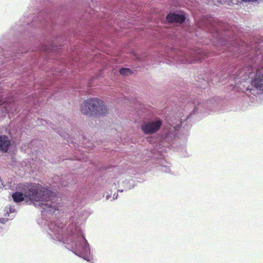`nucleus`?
Returning a JSON list of instances; mask_svg holds the SVG:
<instances>
[{"instance_id": "39448f33", "label": "nucleus", "mask_w": 263, "mask_h": 263, "mask_svg": "<svg viewBox=\"0 0 263 263\" xmlns=\"http://www.w3.org/2000/svg\"><path fill=\"white\" fill-rule=\"evenodd\" d=\"M163 56L164 59L170 62L191 63L201 60L204 56V53L199 48L190 49L189 50L172 48Z\"/></svg>"}, {"instance_id": "20e7f679", "label": "nucleus", "mask_w": 263, "mask_h": 263, "mask_svg": "<svg viewBox=\"0 0 263 263\" xmlns=\"http://www.w3.org/2000/svg\"><path fill=\"white\" fill-rule=\"evenodd\" d=\"M212 100L208 101L205 104H203L199 101H194V110L189 115L185 116L182 115L179 118L175 116H168L166 117L167 122V125L161 133L160 136V141L161 144L164 146L166 144L170 143L176 136V132L180 126H184L187 123L185 122L189 119H190L197 112L202 111V109H207L210 107L209 103H211Z\"/></svg>"}, {"instance_id": "bb28decb", "label": "nucleus", "mask_w": 263, "mask_h": 263, "mask_svg": "<svg viewBox=\"0 0 263 263\" xmlns=\"http://www.w3.org/2000/svg\"><path fill=\"white\" fill-rule=\"evenodd\" d=\"M118 192H123V190H118Z\"/></svg>"}, {"instance_id": "f257e3e1", "label": "nucleus", "mask_w": 263, "mask_h": 263, "mask_svg": "<svg viewBox=\"0 0 263 263\" xmlns=\"http://www.w3.org/2000/svg\"><path fill=\"white\" fill-rule=\"evenodd\" d=\"M214 36L218 43L236 58L242 61L235 71H228L230 79L235 81L236 85L239 83H252L256 88L263 90V50L262 43L256 42L249 46H238L233 40L228 41L223 37L219 31L215 30Z\"/></svg>"}, {"instance_id": "4468645a", "label": "nucleus", "mask_w": 263, "mask_h": 263, "mask_svg": "<svg viewBox=\"0 0 263 263\" xmlns=\"http://www.w3.org/2000/svg\"><path fill=\"white\" fill-rule=\"evenodd\" d=\"M170 165V164L168 162L165 160H162L160 162L159 166L160 168L159 169L161 170L164 172L170 173L171 171Z\"/></svg>"}, {"instance_id": "412c9836", "label": "nucleus", "mask_w": 263, "mask_h": 263, "mask_svg": "<svg viewBox=\"0 0 263 263\" xmlns=\"http://www.w3.org/2000/svg\"><path fill=\"white\" fill-rule=\"evenodd\" d=\"M9 219H10V218H0V222L2 223H5L7 221H8Z\"/></svg>"}, {"instance_id": "b1692460", "label": "nucleus", "mask_w": 263, "mask_h": 263, "mask_svg": "<svg viewBox=\"0 0 263 263\" xmlns=\"http://www.w3.org/2000/svg\"><path fill=\"white\" fill-rule=\"evenodd\" d=\"M118 197V195L116 194L115 193L113 195V199H117Z\"/></svg>"}, {"instance_id": "c85d7f7f", "label": "nucleus", "mask_w": 263, "mask_h": 263, "mask_svg": "<svg viewBox=\"0 0 263 263\" xmlns=\"http://www.w3.org/2000/svg\"><path fill=\"white\" fill-rule=\"evenodd\" d=\"M114 184H115V187L116 188L117 187V185L115 183H114Z\"/></svg>"}, {"instance_id": "2eb2a0df", "label": "nucleus", "mask_w": 263, "mask_h": 263, "mask_svg": "<svg viewBox=\"0 0 263 263\" xmlns=\"http://www.w3.org/2000/svg\"><path fill=\"white\" fill-rule=\"evenodd\" d=\"M15 212V210L12 206L6 208V212H5L4 215L6 217H9L10 219H12L14 217V215H10V214L14 213Z\"/></svg>"}, {"instance_id": "f8f14e48", "label": "nucleus", "mask_w": 263, "mask_h": 263, "mask_svg": "<svg viewBox=\"0 0 263 263\" xmlns=\"http://www.w3.org/2000/svg\"><path fill=\"white\" fill-rule=\"evenodd\" d=\"M211 20L206 17H203L196 22V25L199 28L210 29L212 27Z\"/></svg>"}, {"instance_id": "9d476101", "label": "nucleus", "mask_w": 263, "mask_h": 263, "mask_svg": "<svg viewBox=\"0 0 263 263\" xmlns=\"http://www.w3.org/2000/svg\"><path fill=\"white\" fill-rule=\"evenodd\" d=\"M36 21H40L41 27L48 28L51 27L53 20L51 15L49 12L40 13Z\"/></svg>"}, {"instance_id": "4be33fe9", "label": "nucleus", "mask_w": 263, "mask_h": 263, "mask_svg": "<svg viewBox=\"0 0 263 263\" xmlns=\"http://www.w3.org/2000/svg\"><path fill=\"white\" fill-rule=\"evenodd\" d=\"M52 74L53 76L55 78H58V77H60L61 76V74L60 72H59V73H58V74H57V71H53V73H52Z\"/></svg>"}, {"instance_id": "f03ea898", "label": "nucleus", "mask_w": 263, "mask_h": 263, "mask_svg": "<svg viewBox=\"0 0 263 263\" xmlns=\"http://www.w3.org/2000/svg\"><path fill=\"white\" fill-rule=\"evenodd\" d=\"M64 218L50 219L45 227L44 231L53 240H58L63 242L65 247L76 255L90 262L92 257L90 253V246L84 237L81 227L77 223L69 222Z\"/></svg>"}, {"instance_id": "9b49d317", "label": "nucleus", "mask_w": 263, "mask_h": 263, "mask_svg": "<svg viewBox=\"0 0 263 263\" xmlns=\"http://www.w3.org/2000/svg\"><path fill=\"white\" fill-rule=\"evenodd\" d=\"M11 145V141L7 136H0V151L7 153Z\"/></svg>"}, {"instance_id": "a211bd4d", "label": "nucleus", "mask_w": 263, "mask_h": 263, "mask_svg": "<svg viewBox=\"0 0 263 263\" xmlns=\"http://www.w3.org/2000/svg\"><path fill=\"white\" fill-rule=\"evenodd\" d=\"M128 182L129 181L126 180L123 181V184L124 185L125 189H127V190L130 189L131 188L133 187V185L132 186L128 184Z\"/></svg>"}, {"instance_id": "1a4fd4ad", "label": "nucleus", "mask_w": 263, "mask_h": 263, "mask_svg": "<svg viewBox=\"0 0 263 263\" xmlns=\"http://www.w3.org/2000/svg\"><path fill=\"white\" fill-rule=\"evenodd\" d=\"M60 48L55 43H51L48 45H43L39 49L38 54L42 55L44 58H48L50 52H59Z\"/></svg>"}, {"instance_id": "f3484780", "label": "nucleus", "mask_w": 263, "mask_h": 263, "mask_svg": "<svg viewBox=\"0 0 263 263\" xmlns=\"http://www.w3.org/2000/svg\"><path fill=\"white\" fill-rule=\"evenodd\" d=\"M133 55L136 60L140 62L144 61L146 59V55H140L136 53L135 52H133Z\"/></svg>"}, {"instance_id": "aec40b11", "label": "nucleus", "mask_w": 263, "mask_h": 263, "mask_svg": "<svg viewBox=\"0 0 263 263\" xmlns=\"http://www.w3.org/2000/svg\"><path fill=\"white\" fill-rule=\"evenodd\" d=\"M60 183L62 184V185L63 186H67V185H68V183L67 181H65L63 180V178H61L60 179Z\"/></svg>"}, {"instance_id": "5701e85b", "label": "nucleus", "mask_w": 263, "mask_h": 263, "mask_svg": "<svg viewBox=\"0 0 263 263\" xmlns=\"http://www.w3.org/2000/svg\"><path fill=\"white\" fill-rule=\"evenodd\" d=\"M34 97L33 96L32 98H33ZM32 102V103H34L35 102V100H33V98H32L31 99H29V103H31Z\"/></svg>"}, {"instance_id": "cd10ccee", "label": "nucleus", "mask_w": 263, "mask_h": 263, "mask_svg": "<svg viewBox=\"0 0 263 263\" xmlns=\"http://www.w3.org/2000/svg\"><path fill=\"white\" fill-rule=\"evenodd\" d=\"M210 80L213 81V78H210Z\"/></svg>"}, {"instance_id": "0eeeda50", "label": "nucleus", "mask_w": 263, "mask_h": 263, "mask_svg": "<svg viewBox=\"0 0 263 263\" xmlns=\"http://www.w3.org/2000/svg\"><path fill=\"white\" fill-rule=\"evenodd\" d=\"M162 125V120L158 118H153L143 121L141 129L146 135L157 133Z\"/></svg>"}, {"instance_id": "6ab92c4d", "label": "nucleus", "mask_w": 263, "mask_h": 263, "mask_svg": "<svg viewBox=\"0 0 263 263\" xmlns=\"http://www.w3.org/2000/svg\"><path fill=\"white\" fill-rule=\"evenodd\" d=\"M79 216L81 217H83V216H84V218L85 219L88 216V215L86 214L85 211H83L79 213Z\"/></svg>"}, {"instance_id": "423d86ee", "label": "nucleus", "mask_w": 263, "mask_h": 263, "mask_svg": "<svg viewBox=\"0 0 263 263\" xmlns=\"http://www.w3.org/2000/svg\"><path fill=\"white\" fill-rule=\"evenodd\" d=\"M81 109L84 114L91 117L103 116L107 112L105 103L97 98L85 100L81 107Z\"/></svg>"}, {"instance_id": "6e6552de", "label": "nucleus", "mask_w": 263, "mask_h": 263, "mask_svg": "<svg viewBox=\"0 0 263 263\" xmlns=\"http://www.w3.org/2000/svg\"><path fill=\"white\" fill-rule=\"evenodd\" d=\"M185 18V13L182 11L170 13L166 16V20L169 23L177 25L183 23Z\"/></svg>"}, {"instance_id": "ddd939ff", "label": "nucleus", "mask_w": 263, "mask_h": 263, "mask_svg": "<svg viewBox=\"0 0 263 263\" xmlns=\"http://www.w3.org/2000/svg\"><path fill=\"white\" fill-rule=\"evenodd\" d=\"M197 81L199 83V86L202 89H205L209 83V79L205 80L202 75L197 77Z\"/></svg>"}, {"instance_id": "dca6fc26", "label": "nucleus", "mask_w": 263, "mask_h": 263, "mask_svg": "<svg viewBox=\"0 0 263 263\" xmlns=\"http://www.w3.org/2000/svg\"><path fill=\"white\" fill-rule=\"evenodd\" d=\"M120 73L123 76H127L130 75L133 73V72L129 68H121L120 69Z\"/></svg>"}, {"instance_id": "7ed1b4c3", "label": "nucleus", "mask_w": 263, "mask_h": 263, "mask_svg": "<svg viewBox=\"0 0 263 263\" xmlns=\"http://www.w3.org/2000/svg\"><path fill=\"white\" fill-rule=\"evenodd\" d=\"M17 189L12 195L14 202L20 203L26 198L34 202L35 206L41 207L43 214L57 215L59 213L60 199L47 187L38 183H25L19 184Z\"/></svg>"}, {"instance_id": "393cba45", "label": "nucleus", "mask_w": 263, "mask_h": 263, "mask_svg": "<svg viewBox=\"0 0 263 263\" xmlns=\"http://www.w3.org/2000/svg\"><path fill=\"white\" fill-rule=\"evenodd\" d=\"M72 61H74L76 62H77L76 60L74 59L73 58H72Z\"/></svg>"}, {"instance_id": "a878e982", "label": "nucleus", "mask_w": 263, "mask_h": 263, "mask_svg": "<svg viewBox=\"0 0 263 263\" xmlns=\"http://www.w3.org/2000/svg\"><path fill=\"white\" fill-rule=\"evenodd\" d=\"M38 88V85H35V89H36V88Z\"/></svg>"}, {"instance_id": "c756f323", "label": "nucleus", "mask_w": 263, "mask_h": 263, "mask_svg": "<svg viewBox=\"0 0 263 263\" xmlns=\"http://www.w3.org/2000/svg\"><path fill=\"white\" fill-rule=\"evenodd\" d=\"M218 81H220V79L218 78Z\"/></svg>"}]
</instances>
